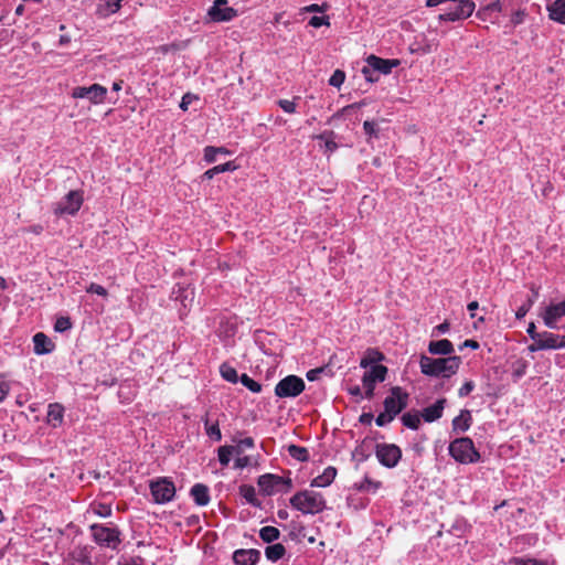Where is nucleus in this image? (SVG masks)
<instances>
[{
  "label": "nucleus",
  "mask_w": 565,
  "mask_h": 565,
  "mask_svg": "<svg viewBox=\"0 0 565 565\" xmlns=\"http://www.w3.org/2000/svg\"><path fill=\"white\" fill-rule=\"evenodd\" d=\"M460 364L461 358L458 355L434 359L422 354L419 359L420 372L434 377L449 379L458 372Z\"/></svg>",
  "instance_id": "1"
},
{
  "label": "nucleus",
  "mask_w": 565,
  "mask_h": 565,
  "mask_svg": "<svg viewBox=\"0 0 565 565\" xmlns=\"http://www.w3.org/2000/svg\"><path fill=\"white\" fill-rule=\"evenodd\" d=\"M290 505L303 514H316L324 510L326 501L322 494L303 490L297 492L289 500Z\"/></svg>",
  "instance_id": "2"
},
{
  "label": "nucleus",
  "mask_w": 565,
  "mask_h": 565,
  "mask_svg": "<svg viewBox=\"0 0 565 565\" xmlns=\"http://www.w3.org/2000/svg\"><path fill=\"white\" fill-rule=\"evenodd\" d=\"M450 456L459 463H475L480 460V454L469 437L456 438L449 444Z\"/></svg>",
  "instance_id": "3"
},
{
  "label": "nucleus",
  "mask_w": 565,
  "mask_h": 565,
  "mask_svg": "<svg viewBox=\"0 0 565 565\" xmlns=\"http://www.w3.org/2000/svg\"><path fill=\"white\" fill-rule=\"evenodd\" d=\"M94 542L111 550H117L121 543V532L115 526L95 523L89 526Z\"/></svg>",
  "instance_id": "4"
},
{
  "label": "nucleus",
  "mask_w": 565,
  "mask_h": 565,
  "mask_svg": "<svg viewBox=\"0 0 565 565\" xmlns=\"http://www.w3.org/2000/svg\"><path fill=\"white\" fill-rule=\"evenodd\" d=\"M84 202L83 191L72 190L60 202H57L53 212L56 216L72 215L74 216Z\"/></svg>",
  "instance_id": "5"
},
{
  "label": "nucleus",
  "mask_w": 565,
  "mask_h": 565,
  "mask_svg": "<svg viewBox=\"0 0 565 565\" xmlns=\"http://www.w3.org/2000/svg\"><path fill=\"white\" fill-rule=\"evenodd\" d=\"M450 6L439 14L440 21H458L469 18L475 11V2L471 0H450Z\"/></svg>",
  "instance_id": "6"
},
{
  "label": "nucleus",
  "mask_w": 565,
  "mask_h": 565,
  "mask_svg": "<svg viewBox=\"0 0 565 565\" xmlns=\"http://www.w3.org/2000/svg\"><path fill=\"white\" fill-rule=\"evenodd\" d=\"M366 63L367 66L363 67L362 73L369 82H375L377 77L372 76V71L387 75L391 74L392 70L397 67L401 62L396 58L386 60L372 54L366 58Z\"/></svg>",
  "instance_id": "7"
},
{
  "label": "nucleus",
  "mask_w": 565,
  "mask_h": 565,
  "mask_svg": "<svg viewBox=\"0 0 565 565\" xmlns=\"http://www.w3.org/2000/svg\"><path fill=\"white\" fill-rule=\"evenodd\" d=\"M149 487L153 501L158 504L170 502L175 495V486L167 477L152 480Z\"/></svg>",
  "instance_id": "8"
},
{
  "label": "nucleus",
  "mask_w": 565,
  "mask_h": 565,
  "mask_svg": "<svg viewBox=\"0 0 565 565\" xmlns=\"http://www.w3.org/2000/svg\"><path fill=\"white\" fill-rule=\"evenodd\" d=\"M383 402L384 411L396 417L408 405L409 395L401 386H393Z\"/></svg>",
  "instance_id": "9"
},
{
  "label": "nucleus",
  "mask_w": 565,
  "mask_h": 565,
  "mask_svg": "<svg viewBox=\"0 0 565 565\" xmlns=\"http://www.w3.org/2000/svg\"><path fill=\"white\" fill-rule=\"evenodd\" d=\"M303 380L297 375H288L275 386V395L280 398L297 397L305 391Z\"/></svg>",
  "instance_id": "10"
},
{
  "label": "nucleus",
  "mask_w": 565,
  "mask_h": 565,
  "mask_svg": "<svg viewBox=\"0 0 565 565\" xmlns=\"http://www.w3.org/2000/svg\"><path fill=\"white\" fill-rule=\"evenodd\" d=\"M257 484L262 493L265 495H273L274 493L280 491L281 486H286L285 492L292 488L290 478H284L273 473H265L259 476Z\"/></svg>",
  "instance_id": "11"
},
{
  "label": "nucleus",
  "mask_w": 565,
  "mask_h": 565,
  "mask_svg": "<svg viewBox=\"0 0 565 565\" xmlns=\"http://www.w3.org/2000/svg\"><path fill=\"white\" fill-rule=\"evenodd\" d=\"M375 456L386 468H394L402 459V449L395 444L381 443L375 446Z\"/></svg>",
  "instance_id": "12"
},
{
  "label": "nucleus",
  "mask_w": 565,
  "mask_h": 565,
  "mask_svg": "<svg viewBox=\"0 0 565 565\" xmlns=\"http://www.w3.org/2000/svg\"><path fill=\"white\" fill-rule=\"evenodd\" d=\"M387 367L382 364L373 365L362 376V384L364 387V397L367 399L373 398L376 382L385 381Z\"/></svg>",
  "instance_id": "13"
},
{
  "label": "nucleus",
  "mask_w": 565,
  "mask_h": 565,
  "mask_svg": "<svg viewBox=\"0 0 565 565\" xmlns=\"http://www.w3.org/2000/svg\"><path fill=\"white\" fill-rule=\"evenodd\" d=\"M107 95V88L100 84H93L88 87L77 86L72 89L71 96L75 99L87 98L93 104L104 103Z\"/></svg>",
  "instance_id": "14"
},
{
  "label": "nucleus",
  "mask_w": 565,
  "mask_h": 565,
  "mask_svg": "<svg viewBox=\"0 0 565 565\" xmlns=\"http://www.w3.org/2000/svg\"><path fill=\"white\" fill-rule=\"evenodd\" d=\"M565 348V335L555 334L552 332H541V337L536 343L529 345L531 352L540 350H555Z\"/></svg>",
  "instance_id": "15"
},
{
  "label": "nucleus",
  "mask_w": 565,
  "mask_h": 565,
  "mask_svg": "<svg viewBox=\"0 0 565 565\" xmlns=\"http://www.w3.org/2000/svg\"><path fill=\"white\" fill-rule=\"evenodd\" d=\"M227 0H215L207 10V17L212 22H227L237 15V10L227 6Z\"/></svg>",
  "instance_id": "16"
},
{
  "label": "nucleus",
  "mask_w": 565,
  "mask_h": 565,
  "mask_svg": "<svg viewBox=\"0 0 565 565\" xmlns=\"http://www.w3.org/2000/svg\"><path fill=\"white\" fill-rule=\"evenodd\" d=\"M565 316V301L546 307L543 313L544 324L550 329H557V321Z\"/></svg>",
  "instance_id": "17"
},
{
  "label": "nucleus",
  "mask_w": 565,
  "mask_h": 565,
  "mask_svg": "<svg viewBox=\"0 0 565 565\" xmlns=\"http://www.w3.org/2000/svg\"><path fill=\"white\" fill-rule=\"evenodd\" d=\"M260 558V552L255 548H239L233 553L235 565H256Z\"/></svg>",
  "instance_id": "18"
},
{
  "label": "nucleus",
  "mask_w": 565,
  "mask_h": 565,
  "mask_svg": "<svg viewBox=\"0 0 565 565\" xmlns=\"http://www.w3.org/2000/svg\"><path fill=\"white\" fill-rule=\"evenodd\" d=\"M446 398H440L430 406H427L422 412V417L427 423H433L443 416L446 405Z\"/></svg>",
  "instance_id": "19"
},
{
  "label": "nucleus",
  "mask_w": 565,
  "mask_h": 565,
  "mask_svg": "<svg viewBox=\"0 0 565 565\" xmlns=\"http://www.w3.org/2000/svg\"><path fill=\"white\" fill-rule=\"evenodd\" d=\"M548 19L565 25V0H554L546 6Z\"/></svg>",
  "instance_id": "20"
},
{
  "label": "nucleus",
  "mask_w": 565,
  "mask_h": 565,
  "mask_svg": "<svg viewBox=\"0 0 565 565\" xmlns=\"http://www.w3.org/2000/svg\"><path fill=\"white\" fill-rule=\"evenodd\" d=\"M34 352L36 354H47L51 353L55 344L53 341L43 332H38L33 337Z\"/></svg>",
  "instance_id": "21"
},
{
  "label": "nucleus",
  "mask_w": 565,
  "mask_h": 565,
  "mask_svg": "<svg viewBox=\"0 0 565 565\" xmlns=\"http://www.w3.org/2000/svg\"><path fill=\"white\" fill-rule=\"evenodd\" d=\"M455 351L454 344L448 339L438 341H430L428 344V352L434 355H448L450 356Z\"/></svg>",
  "instance_id": "22"
},
{
  "label": "nucleus",
  "mask_w": 565,
  "mask_h": 565,
  "mask_svg": "<svg viewBox=\"0 0 565 565\" xmlns=\"http://www.w3.org/2000/svg\"><path fill=\"white\" fill-rule=\"evenodd\" d=\"M190 494L193 501L200 507L207 505L211 499L209 487L203 483H195L191 488Z\"/></svg>",
  "instance_id": "23"
},
{
  "label": "nucleus",
  "mask_w": 565,
  "mask_h": 565,
  "mask_svg": "<svg viewBox=\"0 0 565 565\" xmlns=\"http://www.w3.org/2000/svg\"><path fill=\"white\" fill-rule=\"evenodd\" d=\"M472 423L470 411L462 409L458 416L452 419V430L456 433L467 431Z\"/></svg>",
  "instance_id": "24"
},
{
  "label": "nucleus",
  "mask_w": 565,
  "mask_h": 565,
  "mask_svg": "<svg viewBox=\"0 0 565 565\" xmlns=\"http://www.w3.org/2000/svg\"><path fill=\"white\" fill-rule=\"evenodd\" d=\"M337 476V469L332 466L327 467L323 472L311 481V487L324 488L330 486Z\"/></svg>",
  "instance_id": "25"
},
{
  "label": "nucleus",
  "mask_w": 565,
  "mask_h": 565,
  "mask_svg": "<svg viewBox=\"0 0 565 565\" xmlns=\"http://www.w3.org/2000/svg\"><path fill=\"white\" fill-rule=\"evenodd\" d=\"M64 417V407L58 403L49 405L47 411V423L53 427H57L62 424Z\"/></svg>",
  "instance_id": "26"
},
{
  "label": "nucleus",
  "mask_w": 565,
  "mask_h": 565,
  "mask_svg": "<svg viewBox=\"0 0 565 565\" xmlns=\"http://www.w3.org/2000/svg\"><path fill=\"white\" fill-rule=\"evenodd\" d=\"M202 420L204 423L205 434L207 437L214 441H220L222 439V433L218 420L211 422L209 414H206Z\"/></svg>",
  "instance_id": "27"
},
{
  "label": "nucleus",
  "mask_w": 565,
  "mask_h": 565,
  "mask_svg": "<svg viewBox=\"0 0 565 565\" xmlns=\"http://www.w3.org/2000/svg\"><path fill=\"white\" fill-rule=\"evenodd\" d=\"M238 168V166L235 163V161H228L218 166H215L209 170H206L203 173V178L211 180L216 174L227 172V171H235Z\"/></svg>",
  "instance_id": "28"
},
{
  "label": "nucleus",
  "mask_w": 565,
  "mask_h": 565,
  "mask_svg": "<svg viewBox=\"0 0 565 565\" xmlns=\"http://www.w3.org/2000/svg\"><path fill=\"white\" fill-rule=\"evenodd\" d=\"M285 554H286V548L281 543L268 545L265 548V555H266L267 559L270 562L279 561L281 557H284Z\"/></svg>",
  "instance_id": "29"
},
{
  "label": "nucleus",
  "mask_w": 565,
  "mask_h": 565,
  "mask_svg": "<svg viewBox=\"0 0 565 565\" xmlns=\"http://www.w3.org/2000/svg\"><path fill=\"white\" fill-rule=\"evenodd\" d=\"M287 450L290 457L300 462H306L310 458L309 450L306 447L292 444L288 446Z\"/></svg>",
  "instance_id": "30"
},
{
  "label": "nucleus",
  "mask_w": 565,
  "mask_h": 565,
  "mask_svg": "<svg viewBox=\"0 0 565 565\" xmlns=\"http://www.w3.org/2000/svg\"><path fill=\"white\" fill-rule=\"evenodd\" d=\"M539 298V292L534 288H532V296H529L526 298V301L520 306L515 312V318L521 320L523 319L526 313L530 311L536 299Z\"/></svg>",
  "instance_id": "31"
},
{
  "label": "nucleus",
  "mask_w": 565,
  "mask_h": 565,
  "mask_svg": "<svg viewBox=\"0 0 565 565\" xmlns=\"http://www.w3.org/2000/svg\"><path fill=\"white\" fill-rule=\"evenodd\" d=\"M402 424L409 429H418L420 425V415L417 412H406L401 417Z\"/></svg>",
  "instance_id": "32"
},
{
  "label": "nucleus",
  "mask_w": 565,
  "mask_h": 565,
  "mask_svg": "<svg viewBox=\"0 0 565 565\" xmlns=\"http://www.w3.org/2000/svg\"><path fill=\"white\" fill-rule=\"evenodd\" d=\"M239 494L252 505L259 507V502L256 497V491L253 486L242 484L239 487Z\"/></svg>",
  "instance_id": "33"
},
{
  "label": "nucleus",
  "mask_w": 565,
  "mask_h": 565,
  "mask_svg": "<svg viewBox=\"0 0 565 565\" xmlns=\"http://www.w3.org/2000/svg\"><path fill=\"white\" fill-rule=\"evenodd\" d=\"M259 536L264 542L271 543L279 539L280 532L277 527L267 525L260 529Z\"/></svg>",
  "instance_id": "34"
},
{
  "label": "nucleus",
  "mask_w": 565,
  "mask_h": 565,
  "mask_svg": "<svg viewBox=\"0 0 565 565\" xmlns=\"http://www.w3.org/2000/svg\"><path fill=\"white\" fill-rule=\"evenodd\" d=\"M381 487V481L373 480L369 477H364V479L356 484V489L363 492H376Z\"/></svg>",
  "instance_id": "35"
},
{
  "label": "nucleus",
  "mask_w": 565,
  "mask_h": 565,
  "mask_svg": "<svg viewBox=\"0 0 565 565\" xmlns=\"http://www.w3.org/2000/svg\"><path fill=\"white\" fill-rule=\"evenodd\" d=\"M383 354L374 349H369L364 358L361 359L360 366L367 367L369 365L382 361Z\"/></svg>",
  "instance_id": "36"
},
{
  "label": "nucleus",
  "mask_w": 565,
  "mask_h": 565,
  "mask_svg": "<svg viewBox=\"0 0 565 565\" xmlns=\"http://www.w3.org/2000/svg\"><path fill=\"white\" fill-rule=\"evenodd\" d=\"M220 373H221L222 377L230 383L235 384L239 380V377L237 375V371L233 366H231L226 363H223L220 366Z\"/></svg>",
  "instance_id": "37"
},
{
  "label": "nucleus",
  "mask_w": 565,
  "mask_h": 565,
  "mask_svg": "<svg viewBox=\"0 0 565 565\" xmlns=\"http://www.w3.org/2000/svg\"><path fill=\"white\" fill-rule=\"evenodd\" d=\"M235 454L234 446H221L217 449V458L222 466H227L231 461V456Z\"/></svg>",
  "instance_id": "38"
},
{
  "label": "nucleus",
  "mask_w": 565,
  "mask_h": 565,
  "mask_svg": "<svg viewBox=\"0 0 565 565\" xmlns=\"http://www.w3.org/2000/svg\"><path fill=\"white\" fill-rule=\"evenodd\" d=\"M234 443H236V446H234L235 454L241 455L245 449H252L255 447V441L252 437H246L243 439H233Z\"/></svg>",
  "instance_id": "39"
},
{
  "label": "nucleus",
  "mask_w": 565,
  "mask_h": 565,
  "mask_svg": "<svg viewBox=\"0 0 565 565\" xmlns=\"http://www.w3.org/2000/svg\"><path fill=\"white\" fill-rule=\"evenodd\" d=\"M241 383L248 388L253 393H259L262 391V385L249 377L246 373L242 374L239 377Z\"/></svg>",
  "instance_id": "40"
},
{
  "label": "nucleus",
  "mask_w": 565,
  "mask_h": 565,
  "mask_svg": "<svg viewBox=\"0 0 565 565\" xmlns=\"http://www.w3.org/2000/svg\"><path fill=\"white\" fill-rule=\"evenodd\" d=\"M72 328V321L70 317H58L54 323V330L56 332H65Z\"/></svg>",
  "instance_id": "41"
},
{
  "label": "nucleus",
  "mask_w": 565,
  "mask_h": 565,
  "mask_svg": "<svg viewBox=\"0 0 565 565\" xmlns=\"http://www.w3.org/2000/svg\"><path fill=\"white\" fill-rule=\"evenodd\" d=\"M333 135H334L333 131H324L323 134H321L319 136V139H323L326 141L327 150H329L331 152L338 149L337 142L331 138V137H333Z\"/></svg>",
  "instance_id": "42"
},
{
  "label": "nucleus",
  "mask_w": 565,
  "mask_h": 565,
  "mask_svg": "<svg viewBox=\"0 0 565 565\" xmlns=\"http://www.w3.org/2000/svg\"><path fill=\"white\" fill-rule=\"evenodd\" d=\"M345 79V73L341 70H335L329 78V84L334 87H340Z\"/></svg>",
  "instance_id": "43"
},
{
  "label": "nucleus",
  "mask_w": 565,
  "mask_h": 565,
  "mask_svg": "<svg viewBox=\"0 0 565 565\" xmlns=\"http://www.w3.org/2000/svg\"><path fill=\"white\" fill-rule=\"evenodd\" d=\"M363 130H364L365 135H367L370 138L379 137L377 125L373 120H365L363 124Z\"/></svg>",
  "instance_id": "44"
},
{
  "label": "nucleus",
  "mask_w": 565,
  "mask_h": 565,
  "mask_svg": "<svg viewBox=\"0 0 565 565\" xmlns=\"http://www.w3.org/2000/svg\"><path fill=\"white\" fill-rule=\"evenodd\" d=\"M86 291L88 294H96L104 298H106L108 296V291L102 285H98L95 282L89 284V286L86 287Z\"/></svg>",
  "instance_id": "45"
},
{
  "label": "nucleus",
  "mask_w": 565,
  "mask_h": 565,
  "mask_svg": "<svg viewBox=\"0 0 565 565\" xmlns=\"http://www.w3.org/2000/svg\"><path fill=\"white\" fill-rule=\"evenodd\" d=\"M502 11V4L499 0L489 3L483 9H480L477 13V15H481L482 13H490V12H501Z\"/></svg>",
  "instance_id": "46"
},
{
  "label": "nucleus",
  "mask_w": 565,
  "mask_h": 565,
  "mask_svg": "<svg viewBox=\"0 0 565 565\" xmlns=\"http://www.w3.org/2000/svg\"><path fill=\"white\" fill-rule=\"evenodd\" d=\"M278 106L288 114H294L296 111V103L289 99H279Z\"/></svg>",
  "instance_id": "47"
},
{
  "label": "nucleus",
  "mask_w": 565,
  "mask_h": 565,
  "mask_svg": "<svg viewBox=\"0 0 565 565\" xmlns=\"http://www.w3.org/2000/svg\"><path fill=\"white\" fill-rule=\"evenodd\" d=\"M525 17L526 11L524 9H519L511 14V23L513 25H519L524 22Z\"/></svg>",
  "instance_id": "48"
},
{
  "label": "nucleus",
  "mask_w": 565,
  "mask_h": 565,
  "mask_svg": "<svg viewBox=\"0 0 565 565\" xmlns=\"http://www.w3.org/2000/svg\"><path fill=\"white\" fill-rule=\"evenodd\" d=\"M309 24L311 26H313V28H320L322 25H329L330 24L329 17H327V15H322V17L315 15V17H312L309 20Z\"/></svg>",
  "instance_id": "49"
},
{
  "label": "nucleus",
  "mask_w": 565,
  "mask_h": 565,
  "mask_svg": "<svg viewBox=\"0 0 565 565\" xmlns=\"http://www.w3.org/2000/svg\"><path fill=\"white\" fill-rule=\"evenodd\" d=\"M513 565H545L543 562H540L534 558H523V557H514L512 559Z\"/></svg>",
  "instance_id": "50"
},
{
  "label": "nucleus",
  "mask_w": 565,
  "mask_h": 565,
  "mask_svg": "<svg viewBox=\"0 0 565 565\" xmlns=\"http://www.w3.org/2000/svg\"><path fill=\"white\" fill-rule=\"evenodd\" d=\"M394 418L395 417H393L392 415L387 414L384 411L377 415V417L375 418V423L377 426L382 427V426H385L386 424L391 423Z\"/></svg>",
  "instance_id": "51"
},
{
  "label": "nucleus",
  "mask_w": 565,
  "mask_h": 565,
  "mask_svg": "<svg viewBox=\"0 0 565 565\" xmlns=\"http://www.w3.org/2000/svg\"><path fill=\"white\" fill-rule=\"evenodd\" d=\"M105 2V6L107 8V13H116L120 7L122 0H103Z\"/></svg>",
  "instance_id": "52"
},
{
  "label": "nucleus",
  "mask_w": 565,
  "mask_h": 565,
  "mask_svg": "<svg viewBox=\"0 0 565 565\" xmlns=\"http://www.w3.org/2000/svg\"><path fill=\"white\" fill-rule=\"evenodd\" d=\"M216 150L213 146H207L204 148V160L209 163L216 161Z\"/></svg>",
  "instance_id": "53"
},
{
  "label": "nucleus",
  "mask_w": 565,
  "mask_h": 565,
  "mask_svg": "<svg viewBox=\"0 0 565 565\" xmlns=\"http://www.w3.org/2000/svg\"><path fill=\"white\" fill-rule=\"evenodd\" d=\"M475 388V383L472 381H467L458 391V395L460 397L468 396Z\"/></svg>",
  "instance_id": "54"
},
{
  "label": "nucleus",
  "mask_w": 565,
  "mask_h": 565,
  "mask_svg": "<svg viewBox=\"0 0 565 565\" xmlns=\"http://www.w3.org/2000/svg\"><path fill=\"white\" fill-rule=\"evenodd\" d=\"M366 105L365 100H362V102H359V103H353L351 105H347L344 106L342 109H340L334 116L335 117H339V116H342L344 115L347 111H349L350 109H354V108H361L362 106Z\"/></svg>",
  "instance_id": "55"
},
{
  "label": "nucleus",
  "mask_w": 565,
  "mask_h": 565,
  "mask_svg": "<svg viewBox=\"0 0 565 565\" xmlns=\"http://www.w3.org/2000/svg\"><path fill=\"white\" fill-rule=\"evenodd\" d=\"M196 97L194 95H192L191 93H186L183 95L182 99H181V103H180V108L182 110H188V107L189 105L193 102V99H195Z\"/></svg>",
  "instance_id": "56"
},
{
  "label": "nucleus",
  "mask_w": 565,
  "mask_h": 565,
  "mask_svg": "<svg viewBox=\"0 0 565 565\" xmlns=\"http://www.w3.org/2000/svg\"><path fill=\"white\" fill-rule=\"evenodd\" d=\"M529 337L533 340V343H536L541 337V332H536V327L534 322H531L526 330Z\"/></svg>",
  "instance_id": "57"
},
{
  "label": "nucleus",
  "mask_w": 565,
  "mask_h": 565,
  "mask_svg": "<svg viewBox=\"0 0 565 565\" xmlns=\"http://www.w3.org/2000/svg\"><path fill=\"white\" fill-rule=\"evenodd\" d=\"M525 371H526V364L525 363H520L513 370V373H512V376H513L514 381L521 379L525 374Z\"/></svg>",
  "instance_id": "58"
},
{
  "label": "nucleus",
  "mask_w": 565,
  "mask_h": 565,
  "mask_svg": "<svg viewBox=\"0 0 565 565\" xmlns=\"http://www.w3.org/2000/svg\"><path fill=\"white\" fill-rule=\"evenodd\" d=\"M323 371H324L323 367L312 369L307 372V379L309 381H316L319 379L320 374L323 373Z\"/></svg>",
  "instance_id": "59"
},
{
  "label": "nucleus",
  "mask_w": 565,
  "mask_h": 565,
  "mask_svg": "<svg viewBox=\"0 0 565 565\" xmlns=\"http://www.w3.org/2000/svg\"><path fill=\"white\" fill-rule=\"evenodd\" d=\"M10 386L7 382L0 381V403L7 397L9 394Z\"/></svg>",
  "instance_id": "60"
},
{
  "label": "nucleus",
  "mask_w": 565,
  "mask_h": 565,
  "mask_svg": "<svg viewBox=\"0 0 565 565\" xmlns=\"http://www.w3.org/2000/svg\"><path fill=\"white\" fill-rule=\"evenodd\" d=\"M248 465H249V457H247V456H244V457L238 456L235 460L236 468L243 469V468L247 467Z\"/></svg>",
  "instance_id": "61"
},
{
  "label": "nucleus",
  "mask_w": 565,
  "mask_h": 565,
  "mask_svg": "<svg viewBox=\"0 0 565 565\" xmlns=\"http://www.w3.org/2000/svg\"><path fill=\"white\" fill-rule=\"evenodd\" d=\"M374 416L372 413H363L359 420L361 424L363 425H371L372 420H373Z\"/></svg>",
  "instance_id": "62"
},
{
  "label": "nucleus",
  "mask_w": 565,
  "mask_h": 565,
  "mask_svg": "<svg viewBox=\"0 0 565 565\" xmlns=\"http://www.w3.org/2000/svg\"><path fill=\"white\" fill-rule=\"evenodd\" d=\"M462 348H470L472 350H477L479 348V343L476 340L468 339L462 343V345H460V349Z\"/></svg>",
  "instance_id": "63"
},
{
  "label": "nucleus",
  "mask_w": 565,
  "mask_h": 565,
  "mask_svg": "<svg viewBox=\"0 0 565 565\" xmlns=\"http://www.w3.org/2000/svg\"><path fill=\"white\" fill-rule=\"evenodd\" d=\"M96 513L100 516H109L111 514V510L107 505H99V510L96 511Z\"/></svg>",
  "instance_id": "64"
}]
</instances>
